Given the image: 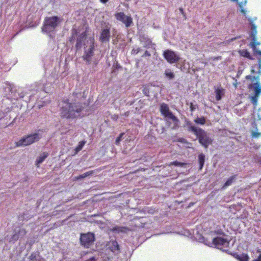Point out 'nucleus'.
Instances as JSON below:
<instances>
[{
	"label": "nucleus",
	"mask_w": 261,
	"mask_h": 261,
	"mask_svg": "<svg viewBox=\"0 0 261 261\" xmlns=\"http://www.w3.org/2000/svg\"><path fill=\"white\" fill-rule=\"evenodd\" d=\"M223 233L222 230L212 231L206 236H200L198 239L200 242L203 243L209 247L215 248L225 251L229 244V241L224 236H221Z\"/></svg>",
	"instance_id": "f257e3e1"
},
{
	"label": "nucleus",
	"mask_w": 261,
	"mask_h": 261,
	"mask_svg": "<svg viewBox=\"0 0 261 261\" xmlns=\"http://www.w3.org/2000/svg\"><path fill=\"white\" fill-rule=\"evenodd\" d=\"M83 46L84 48L83 58L85 61L89 63L94 51V39L92 37H87L86 32H83L77 39L76 44L77 49L81 48Z\"/></svg>",
	"instance_id": "f03ea898"
},
{
	"label": "nucleus",
	"mask_w": 261,
	"mask_h": 261,
	"mask_svg": "<svg viewBox=\"0 0 261 261\" xmlns=\"http://www.w3.org/2000/svg\"><path fill=\"white\" fill-rule=\"evenodd\" d=\"M82 107L79 103H70L64 101L61 110L62 117L66 118H74L81 116Z\"/></svg>",
	"instance_id": "7ed1b4c3"
},
{
	"label": "nucleus",
	"mask_w": 261,
	"mask_h": 261,
	"mask_svg": "<svg viewBox=\"0 0 261 261\" xmlns=\"http://www.w3.org/2000/svg\"><path fill=\"white\" fill-rule=\"evenodd\" d=\"M246 79L251 80V83L249 84L248 87L254 92V96L251 97V101L255 107L257 103V97L261 93V85L259 83V76H252L251 75H247Z\"/></svg>",
	"instance_id": "20e7f679"
},
{
	"label": "nucleus",
	"mask_w": 261,
	"mask_h": 261,
	"mask_svg": "<svg viewBox=\"0 0 261 261\" xmlns=\"http://www.w3.org/2000/svg\"><path fill=\"white\" fill-rule=\"evenodd\" d=\"M43 135V131L38 130L16 142L17 146H24L38 141Z\"/></svg>",
	"instance_id": "39448f33"
},
{
	"label": "nucleus",
	"mask_w": 261,
	"mask_h": 261,
	"mask_svg": "<svg viewBox=\"0 0 261 261\" xmlns=\"http://www.w3.org/2000/svg\"><path fill=\"white\" fill-rule=\"evenodd\" d=\"M60 22V18L57 16L46 17L45 19L42 31L47 34L53 32Z\"/></svg>",
	"instance_id": "423d86ee"
},
{
	"label": "nucleus",
	"mask_w": 261,
	"mask_h": 261,
	"mask_svg": "<svg viewBox=\"0 0 261 261\" xmlns=\"http://www.w3.org/2000/svg\"><path fill=\"white\" fill-rule=\"evenodd\" d=\"M195 135L198 138L199 143L205 148H207L213 142V139L208 134L201 128L199 129Z\"/></svg>",
	"instance_id": "0eeeda50"
},
{
	"label": "nucleus",
	"mask_w": 261,
	"mask_h": 261,
	"mask_svg": "<svg viewBox=\"0 0 261 261\" xmlns=\"http://www.w3.org/2000/svg\"><path fill=\"white\" fill-rule=\"evenodd\" d=\"M160 111L163 115H164L167 119L171 120L173 123V128L176 127L178 125V120L173 115L172 112L170 111L167 105L162 103L160 106Z\"/></svg>",
	"instance_id": "6e6552de"
},
{
	"label": "nucleus",
	"mask_w": 261,
	"mask_h": 261,
	"mask_svg": "<svg viewBox=\"0 0 261 261\" xmlns=\"http://www.w3.org/2000/svg\"><path fill=\"white\" fill-rule=\"evenodd\" d=\"M95 236L93 233H82L81 235L80 241L82 245L85 247H90L94 243Z\"/></svg>",
	"instance_id": "1a4fd4ad"
},
{
	"label": "nucleus",
	"mask_w": 261,
	"mask_h": 261,
	"mask_svg": "<svg viewBox=\"0 0 261 261\" xmlns=\"http://www.w3.org/2000/svg\"><path fill=\"white\" fill-rule=\"evenodd\" d=\"M163 56L167 62L170 64L177 63L180 59V58L177 54L170 49L165 50L163 53Z\"/></svg>",
	"instance_id": "9d476101"
},
{
	"label": "nucleus",
	"mask_w": 261,
	"mask_h": 261,
	"mask_svg": "<svg viewBox=\"0 0 261 261\" xmlns=\"http://www.w3.org/2000/svg\"><path fill=\"white\" fill-rule=\"evenodd\" d=\"M117 20L121 21L126 28L130 27L133 24V19L129 16L126 15L123 12H119L115 14Z\"/></svg>",
	"instance_id": "9b49d317"
},
{
	"label": "nucleus",
	"mask_w": 261,
	"mask_h": 261,
	"mask_svg": "<svg viewBox=\"0 0 261 261\" xmlns=\"http://www.w3.org/2000/svg\"><path fill=\"white\" fill-rule=\"evenodd\" d=\"M108 248L114 253H119L120 252L119 246L118 243L115 241H110L107 244Z\"/></svg>",
	"instance_id": "f8f14e48"
},
{
	"label": "nucleus",
	"mask_w": 261,
	"mask_h": 261,
	"mask_svg": "<svg viewBox=\"0 0 261 261\" xmlns=\"http://www.w3.org/2000/svg\"><path fill=\"white\" fill-rule=\"evenodd\" d=\"M110 37V32L109 29H103L101 33L100 40L102 42L109 41Z\"/></svg>",
	"instance_id": "ddd939ff"
},
{
	"label": "nucleus",
	"mask_w": 261,
	"mask_h": 261,
	"mask_svg": "<svg viewBox=\"0 0 261 261\" xmlns=\"http://www.w3.org/2000/svg\"><path fill=\"white\" fill-rule=\"evenodd\" d=\"M248 20L249 21L251 25V31L250 36L252 39V41H255L257 34V27L253 22V20H252L251 18H249Z\"/></svg>",
	"instance_id": "4468645a"
},
{
	"label": "nucleus",
	"mask_w": 261,
	"mask_h": 261,
	"mask_svg": "<svg viewBox=\"0 0 261 261\" xmlns=\"http://www.w3.org/2000/svg\"><path fill=\"white\" fill-rule=\"evenodd\" d=\"M25 233H26V231L24 229H20L19 230L18 234L15 233L11 238H9L8 237L7 239L9 242H14V241H16L18 239L19 237L23 236L24 235H25Z\"/></svg>",
	"instance_id": "2eb2a0df"
},
{
	"label": "nucleus",
	"mask_w": 261,
	"mask_h": 261,
	"mask_svg": "<svg viewBox=\"0 0 261 261\" xmlns=\"http://www.w3.org/2000/svg\"><path fill=\"white\" fill-rule=\"evenodd\" d=\"M186 126L188 128V130L192 132L195 135L199 130L200 128L193 126L190 121L186 122Z\"/></svg>",
	"instance_id": "dca6fc26"
},
{
	"label": "nucleus",
	"mask_w": 261,
	"mask_h": 261,
	"mask_svg": "<svg viewBox=\"0 0 261 261\" xmlns=\"http://www.w3.org/2000/svg\"><path fill=\"white\" fill-rule=\"evenodd\" d=\"M216 98L217 101L220 100L223 95L224 94V89L223 88H218L215 90Z\"/></svg>",
	"instance_id": "f3484780"
},
{
	"label": "nucleus",
	"mask_w": 261,
	"mask_h": 261,
	"mask_svg": "<svg viewBox=\"0 0 261 261\" xmlns=\"http://www.w3.org/2000/svg\"><path fill=\"white\" fill-rule=\"evenodd\" d=\"M141 41L142 43V45L145 47L147 48H152L154 49V45L152 43V42L150 39L147 38L145 41L142 39Z\"/></svg>",
	"instance_id": "a211bd4d"
},
{
	"label": "nucleus",
	"mask_w": 261,
	"mask_h": 261,
	"mask_svg": "<svg viewBox=\"0 0 261 261\" xmlns=\"http://www.w3.org/2000/svg\"><path fill=\"white\" fill-rule=\"evenodd\" d=\"M48 153L46 152H43L39 156L36 161V165L38 166L39 164L42 163L44 160L48 156Z\"/></svg>",
	"instance_id": "6ab92c4d"
},
{
	"label": "nucleus",
	"mask_w": 261,
	"mask_h": 261,
	"mask_svg": "<svg viewBox=\"0 0 261 261\" xmlns=\"http://www.w3.org/2000/svg\"><path fill=\"white\" fill-rule=\"evenodd\" d=\"M128 230V228L125 227L117 226L113 229V231L117 232L126 233Z\"/></svg>",
	"instance_id": "aec40b11"
},
{
	"label": "nucleus",
	"mask_w": 261,
	"mask_h": 261,
	"mask_svg": "<svg viewBox=\"0 0 261 261\" xmlns=\"http://www.w3.org/2000/svg\"><path fill=\"white\" fill-rule=\"evenodd\" d=\"M204 160H205V155L201 153L198 156V161L199 163V169H202L204 163Z\"/></svg>",
	"instance_id": "412c9836"
},
{
	"label": "nucleus",
	"mask_w": 261,
	"mask_h": 261,
	"mask_svg": "<svg viewBox=\"0 0 261 261\" xmlns=\"http://www.w3.org/2000/svg\"><path fill=\"white\" fill-rule=\"evenodd\" d=\"M165 75L167 78L171 80L174 77V73L170 69H166L165 71Z\"/></svg>",
	"instance_id": "4be33fe9"
},
{
	"label": "nucleus",
	"mask_w": 261,
	"mask_h": 261,
	"mask_svg": "<svg viewBox=\"0 0 261 261\" xmlns=\"http://www.w3.org/2000/svg\"><path fill=\"white\" fill-rule=\"evenodd\" d=\"M194 122L197 124L204 125L206 122V120L204 117H197L194 119Z\"/></svg>",
	"instance_id": "5701e85b"
},
{
	"label": "nucleus",
	"mask_w": 261,
	"mask_h": 261,
	"mask_svg": "<svg viewBox=\"0 0 261 261\" xmlns=\"http://www.w3.org/2000/svg\"><path fill=\"white\" fill-rule=\"evenodd\" d=\"M236 258L240 261H248L249 256L246 254H242L240 255H237Z\"/></svg>",
	"instance_id": "b1692460"
},
{
	"label": "nucleus",
	"mask_w": 261,
	"mask_h": 261,
	"mask_svg": "<svg viewBox=\"0 0 261 261\" xmlns=\"http://www.w3.org/2000/svg\"><path fill=\"white\" fill-rule=\"evenodd\" d=\"M236 178V176H232L230 178H229L226 182L224 184L223 186V188H226L232 184L233 181Z\"/></svg>",
	"instance_id": "393cba45"
},
{
	"label": "nucleus",
	"mask_w": 261,
	"mask_h": 261,
	"mask_svg": "<svg viewBox=\"0 0 261 261\" xmlns=\"http://www.w3.org/2000/svg\"><path fill=\"white\" fill-rule=\"evenodd\" d=\"M86 143L85 141H81L77 146L75 149V154H76L78 152H79L80 150H82L84 146L85 145Z\"/></svg>",
	"instance_id": "a878e982"
},
{
	"label": "nucleus",
	"mask_w": 261,
	"mask_h": 261,
	"mask_svg": "<svg viewBox=\"0 0 261 261\" xmlns=\"http://www.w3.org/2000/svg\"><path fill=\"white\" fill-rule=\"evenodd\" d=\"M240 55L244 57L251 59L250 53L247 50H242L240 51Z\"/></svg>",
	"instance_id": "bb28decb"
},
{
	"label": "nucleus",
	"mask_w": 261,
	"mask_h": 261,
	"mask_svg": "<svg viewBox=\"0 0 261 261\" xmlns=\"http://www.w3.org/2000/svg\"><path fill=\"white\" fill-rule=\"evenodd\" d=\"M91 174V172H86L82 175H80L78 176H77L76 177V179H82V178H84L87 176H88V175H90Z\"/></svg>",
	"instance_id": "cd10ccee"
},
{
	"label": "nucleus",
	"mask_w": 261,
	"mask_h": 261,
	"mask_svg": "<svg viewBox=\"0 0 261 261\" xmlns=\"http://www.w3.org/2000/svg\"><path fill=\"white\" fill-rule=\"evenodd\" d=\"M251 136L253 138H258L261 136V133L257 132V130L255 131H252L251 133Z\"/></svg>",
	"instance_id": "c85d7f7f"
},
{
	"label": "nucleus",
	"mask_w": 261,
	"mask_h": 261,
	"mask_svg": "<svg viewBox=\"0 0 261 261\" xmlns=\"http://www.w3.org/2000/svg\"><path fill=\"white\" fill-rule=\"evenodd\" d=\"M252 44H254V47H256V46L257 45H259L260 44V43L259 42H258L257 41V38H256V39H255V41H251V42L250 43V46L252 47Z\"/></svg>",
	"instance_id": "c756f323"
},
{
	"label": "nucleus",
	"mask_w": 261,
	"mask_h": 261,
	"mask_svg": "<svg viewBox=\"0 0 261 261\" xmlns=\"http://www.w3.org/2000/svg\"><path fill=\"white\" fill-rule=\"evenodd\" d=\"M252 48L254 53L261 55V50H258L256 47H254V44H252Z\"/></svg>",
	"instance_id": "7c9ffc66"
},
{
	"label": "nucleus",
	"mask_w": 261,
	"mask_h": 261,
	"mask_svg": "<svg viewBox=\"0 0 261 261\" xmlns=\"http://www.w3.org/2000/svg\"><path fill=\"white\" fill-rule=\"evenodd\" d=\"M247 3V0H245L242 2L237 3L240 8H242L243 6H245Z\"/></svg>",
	"instance_id": "2f4dec72"
},
{
	"label": "nucleus",
	"mask_w": 261,
	"mask_h": 261,
	"mask_svg": "<svg viewBox=\"0 0 261 261\" xmlns=\"http://www.w3.org/2000/svg\"><path fill=\"white\" fill-rule=\"evenodd\" d=\"M124 135V133H121L119 136L116 139V144H118L121 140L122 137Z\"/></svg>",
	"instance_id": "473e14b6"
},
{
	"label": "nucleus",
	"mask_w": 261,
	"mask_h": 261,
	"mask_svg": "<svg viewBox=\"0 0 261 261\" xmlns=\"http://www.w3.org/2000/svg\"><path fill=\"white\" fill-rule=\"evenodd\" d=\"M257 253H258V255L257 258L253 259V261H261V253L259 251H257Z\"/></svg>",
	"instance_id": "72a5a7b5"
},
{
	"label": "nucleus",
	"mask_w": 261,
	"mask_h": 261,
	"mask_svg": "<svg viewBox=\"0 0 261 261\" xmlns=\"http://www.w3.org/2000/svg\"><path fill=\"white\" fill-rule=\"evenodd\" d=\"M257 117L258 120H261V108H259L257 111Z\"/></svg>",
	"instance_id": "f704fd0d"
},
{
	"label": "nucleus",
	"mask_w": 261,
	"mask_h": 261,
	"mask_svg": "<svg viewBox=\"0 0 261 261\" xmlns=\"http://www.w3.org/2000/svg\"><path fill=\"white\" fill-rule=\"evenodd\" d=\"M140 48H134L133 50H132V53L133 54H137L139 51H140Z\"/></svg>",
	"instance_id": "c9c22d12"
},
{
	"label": "nucleus",
	"mask_w": 261,
	"mask_h": 261,
	"mask_svg": "<svg viewBox=\"0 0 261 261\" xmlns=\"http://www.w3.org/2000/svg\"><path fill=\"white\" fill-rule=\"evenodd\" d=\"M170 165H174V166H181V163H179L177 161L172 162L170 164Z\"/></svg>",
	"instance_id": "e433bc0d"
},
{
	"label": "nucleus",
	"mask_w": 261,
	"mask_h": 261,
	"mask_svg": "<svg viewBox=\"0 0 261 261\" xmlns=\"http://www.w3.org/2000/svg\"><path fill=\"white\" fill-rule=\"evenodd\" d=\"M241 8V10H240V11L241 13H242L243 14H246V10L244 8H243V7L242 8Z\"/></svg>",
	"instance_id": "4c0bfd02"
},
{
	"label": "nucleus",
	"mask_w": 261,
	"mask_h": 261,
	"mask_svg": "<svg viewBox=\"0 0 261 261\" xmlns=\"http://www.w3.org/2000/svg\"><path fill=\"white\" fill-rule=\"evenodd\" d=\"M150 54L148 51H145L143 56H150Z\"/></svg>",
	"instance_id": "58836bf2"
},
{
	"label": "nucleus",
	"mask_w": 261,
	"mask_h": 261,
	"mask_svg": "<svg viewBox=\"0 0 261 261\" xmlns=\"http://www.w3.org/2000/svg\"><path fill=\"white\" fill-rule=\"evenodd\" d=\"M258 66H259V68L260 70L261 69V58H259L258 59Z\"/></svg>",
	"instance_id": "ea45409f"
},
{
	"label": "nucleus",
	"mask_w": 261,
	"mask_h": 261,
	"mask_svg": "<svg viewBox=\"0 0 261 261\" xmlns=\"http://www.w3.org/2000/svg\"><path fill=\"white\" fill-rule=\"evenodd\" d=\"M96 259L94 257L90 258L89 259L86 260V261H95Z\"/></svg>",
	"instance_id": "a19ab883"
},
{
	"label": "nucleus",
	"mask_w": 261,
	"mask_h": 261,
	"mask_svg": "<svg viewBox=\"0 0 261 261\" xmlns=\"http://www.w3.org/2000/svg\"><path fill=\"white\" fill-rule=\"evenodd\" d=\"M20 98H23L25 96L24 94L23 93H21L19 94Z\"/></svg>",
	"instance_id": "79ce46f5"
},
{
	"label": "nucleus",
	"mask_w": 261,
	"mask_h": 261,
	"mask_svg": "<svg viewBox=\"0 0 261 261\" xmlns=\"http://www.w3.org/2000/svg\"><path fill=\"white\" fill-rule=\"evenodd\" d=\"M72 36H73L74 34H76V31L75 29L72 30ZM73 37V36H72V38Z\"/></svg>",
	"instance_id": "37998d69"
},
{
	"label": "nucleus",
	"mask_w": 261,
	"mask_h": 261,
	"mask_svg": "<svg viewBox=\"0 0 261 261\" xmlns=\"http://www.w3.org/2000/svg\"><path fill=\"white\" fill-rule=\"evenodd\" d=\"M109 0H100V2L102 4H106Z\"/></svg>",
	"instance_id": "c03bdc74"
},
{
	"label": "nucleus",
	"mask_w": 261,
	"mask_h": 261,
	"mask_svg": "<svg viewBox=\"0 0 261 261\" xmlns=\"http://www.w3.org/2000/svg\"><path fill=\"white\" fill-rule=\"evenodd\" d=\"M179 11L180 12L182 13V14H184V10H183V9L180 8H179Z\"/></svg>",
	"instance_id": "a18cd8bd"
},
{
	"label": "nucleus",
	"mask_w": 261,
	"mask_h": 261,
	"mask_svg": "<svg viewBox=\"0 0 261 261\" xmlns=\"http://www.w3.org/2000/svg\"><path fill=\"white\" fill-rule=\"evenodd\" d=\"M230 1H232V2H233L238 3V0H230Z\"/></svg>",
	"instance_id": "49530a36"
},
{
	"label": "nucleus",
	"mask_w": 261,
	"mask_h": 261,
	"mask_svg": "<svg viewBox=\"0 0 261 261\" xmlns=\"http://www.w3.org/2000/svg\"><path fill=\"white\" fill-rule=\"evenodd\" d=\"M251 72H252V73H254V72H255V70H254L253 69H251Z\"/></svg>",
	"instance_id": "de8ad7c7"
},
{
	"label": "nucleus",
	"mask_w": 261,
	"mask_h": 261,
	"mask_svg": "<svg viewBox=\"0 0 261 261\" xmlns=\"http://www.w3.org/2000/svg\"><path fill=\"white\" fill-rule=\"evenodd\" d=\"M125 116H128V112H126L125 113Z\"/></svg>",
	"instance_id": "09e8293b"
},
{
	"label": "nucleus",
	"mask_w": 261,
	"mask_h": 261,
	"mask_svg": "<svg viewBox=\"0 0 261 261\" xmlns=\"http://www.w3.org/2000/svg\"><path fill=\"white\" fill-rule=\"evenodd\" d=\"M260 162H261V160H260Z\"/></svg>",
	"instance_id": "8fccbe9b"
}]
</instances>
